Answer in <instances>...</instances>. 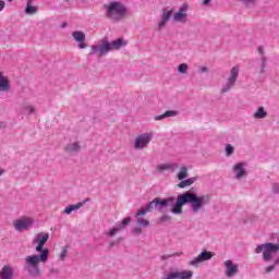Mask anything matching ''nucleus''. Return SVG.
Instances as JSON below:
<instances>
[{"label":"nucleus","mask_w":279,"mask_h":279,"mask_svg":"<svg viewBox=\"0 0 279 279\" xmlns=\"http://www.w3.org/2000/svg\"><path fill=\"white\" fill-rule=\"evenodd\" d=\"M141 232H143V230L141 229V227H135L133 229V234H141Z\"/></svg>","instance_id":"42"},{"label":"nucleus","mask_w":279,"mask_h":279,"mask_svg":"<svg viewBox=\"0 0 279 279\" xmlns=\"http://www.w3.org/2000/svg\"><path fill=\"white\" fill-rule=\"evenodd\" d=\"M27 3H34V0H27Z\"/></svg>","instance_id":"48"},{"label":"nucleus","mask_w":279,"mask_h":279,"mask_svg":"<svg viewBox=\"0 0 279 279\" xmlns=\"http://www.w3.org/2000/svg\"><path fill=\"white\" fill-rule=\"evenodd\" d=\"M267 110L265 107H258L257 110L253 113L254 119H267Z\"/></svg>","instance_id":"25"},{"label":"nucleus","mask_w":279,"mask_h":279,"mask_svg":"<svg viewBox=\"0 0 279 279\" xmlns=\"http://www.w3.org/2000/svg\"><path fill=\"white\" fill-rule=\"evenodd\" d=\"M87 202H90V198H85L82 203H77L75 205H69L64 209V215H71V213L80 210V208H82V206H84V204H86Z\"/></svg>","instance_id":"21"},{"label":"nucleus","mask_w":279,"mask_h":279,"mask_svg":"<svg viewBox=\"0 0 279 279\" xmlns=\"http://www.w3.org/2000/svg\"><path fill=\"white\" fill-rule=\"evenodd\" d=\"M257 52L259 53L260 58H267V56H265V49H263V46L257 47Z\"/></svg>","instance_id":"40"},{"label":"nucleus","mask_w":279,"mask_h":279,"mask_svg":"<svg viewBox=\"0 0 279 279\" xmlns=\"http://www.w3.org/2000/svg\"><path fill=\"white\" fill-rule=\"evenodd\" d=\"M159 221H161V223L165 221H171V216L163 215L160 217Z\"/></svg>","instance_id":"41"},{"label":"nucleus","mask_w":279,"mask_h":279,"mask_svg":"<svg viewBox=\"0 0 279 279\" xmlns=\"http://www.w3.org/2000/svg\"><path fill=\"white\" fill-rule=\"evenodd\" d=\"M197 178L192 177L190 179H183L181 182L178 184L179 189H186V186H191V184H195Z\"/></svg>","instance_id":"26"},{"label":"nucleus","mask_w":279,"mask_h":279,"mask_svg":"<svg viewBox=\"0 0 279 279\" xmlns=\"http://www.w3.org/2000/svg\"><path fill=\"white\" fill-rule=\"evenodd\" d=\"M181 254H182V252H177V253H172L169 255H161L160 260H169V258H175V257L180 256Z\"/></svg>","instance_id":"35"},{"label":"nucleus","mask_w":279,"mask_h":279,"mask_svg":"<svg viewBox=\"0 0 279 279\" xmlns=\"http://www.w3.org/2000/svg\"><path fill=\"white\" fill-rule=\"evenodd\" d=\"M36 12H38L36 7H32V3H26L25 14H36Z\"/></svg>","instance_id":"33"},{"label":"nucleus","mask_w":279,"mask_h":279,"mask_svg":"<svg viewBox=\"0 0 279 279\" xmlns=\"http://www.w3.org/2000/svg\"><path fill=\"white\" fill-rule=\"evenodd\" d=\"M215 253L210 251H203L201 254L197 255L194 259L189 262V265L192 267H199V263H206V260H211Z\"/></svg>","instance_id":"9"},{"label":"nucleus","mask_w":279,"mask_h":279,"mask_svg":"<svg viewBox=\"0 0 279 279\" xmlns=\"http://www.w3.org/2000/svg\"><path fill=\"white\" fill-rule=\"evenodd\" d=\"M170 19H171V11H169V9H162V14L157 25L158 32H161V29H165V27H167V23H169Z\"/></svg>","instance_id":"17"},{"label":"nucleus","mask_w":279,"mask_h":279,"mask_svg":"<svg viewBox=\"0 0 279 279\" xmlns=\"http://www.w3.org/2000/svg\"><path fill=\"white\" fill-rule=\"evenodd\" d=\"M225 153L227 157L232 156V154H234V146L231 144H226Z\"/></svg>","instance_id":"34"},{"label":"nucleus","mask_w":279,"mask_h":279,"mask_svg":"<svg viewBox=\"0 0 279 279\" xmlns=\"http://www.w3.org/2000/svg\"><path fill=\"white\" fill-rule=\"evenodd\" d=\"M189 10V7L182 5L177 13L173 15V21L175 23H182L185 24L189 22V14L186 13Z\"/></svg>","instance_id":"13"},{"label":"nucleus","mask_w":279,"mask_h":279,"mask_svg":"<svg viewBox=\"0 0 279 279\" xmlns=\"http://www.w3.org/2000/svg\"><path fill=\"white\" fill-rule=\"evenodd\" d=\"M240 68L239 65H234L231 70H230V74L228 76V78L226 80V82L223 83L220 93L223 95L226 93H230V90H232V87L236 85V81L239 80V73H240Z\"/></svg>","instance_id":"7"},{"label":"nucleus","mask_w":279,"mask_h":279,"mask_svg":"<svg viewBox=\"0 0 279 279\" xmlns=\"http://www.w3.org/2000/svg\"><path fill=\"white\" fill-rule=\"evenodd\" d=\"M66 256H69V248L66 246H62L59 254V260H61V263H64L66 260Z\"/></svg>","instance_id":"29"},{"label":"nucleus","mask_w":279,"mask_h":279,"mask_svg":"<svg viewBox=\"0 0 279 279\" xmlns=\"http://www.w3.org/2000/svg\"><path fill=\"white\" fill-rule=\"evenodd\" d=\"M171 117H178V111L174 110H168L161 116H155V121H162V119H169Z\"/></svg>","instance_id":"24"},{"label":"nucleus","mask_w":279,"mask_h":279,"mask_svg":"<svg viewBox=\"0 0 279 279\" xmlns=\"http://www.w3.org/2000/svg\"><path fill=\"white\" fill-rule=\"evenodd\" d=\"M279 253V238L277 243L266 242L255 247V254H262L264 263H271L276 258V254Z\"/></svg>","instance_id":"4"},{"label":"nucleus","mask_w":279,"mask_h":279,"mask_svg":"<svg viewBox=\"0 0 279 279\" xmlns=\"http://www.w3.org/2000/svg\"><path fill=\"white\" fill-rule=\"evenodd\" d=\"M8 128V124L5 122H0V130H5Z\"/></svg>","instance_id":"44"},{"label":"nucleus","mask_w":279,"mask_h":279,"mask_svg":"<svg viewBox=\"0 0 279 279\" xmlns=\"http://www.w3.org/2000/svg\"><path fill=\"white\" fill-rule=\"evenodd\" d=\"M110 53V41L101 39L90 47L89 56H95V58H102V56H108Z\"/></svg>","instance_id":"6"},{"label":"nucleus","mask_w":279,"mask_h":279,"mask_svg":"<svg viewBox=\"0 0 279 279\" xmlns=\"http://www.w3.org/2000/svg\"><path fill=\"white\" fill-rule=\"evenodd\" d=\"M34 226V219L23 216L13 221V228L16 232H25V230H29Z\"/></svg>","instance_id":"8"},{"label":"nucleus","mask_w":279,"mask_h":279,"mask_svg":"<svg viewBox=\"0 0 279 279\" xmlns=\"http://www.w3.org/2000/svg\"><path fill=\"white\" fill-rule=\"evenodd\" d=\"M186 204H190L192 213L197 215V213L204 210V206L210 204V195H197L191 190L179 194L175 204L172 206L171 214L182 215V206H186Z\"/></svg>","instance_id":"2"},{"label":"nucleus","mask_w":279,"mask_h":279,"mask_svg":"<svg viewBox=\"0 0 279 279\" xmlns=\"http://www.w3.org/2000/svg\"><path fill=\"white\" fill-rule=\"evenodd\" d=\"M154 207H156V198L149 202L145 208L147 213H151V210H154Z\"/></svg>","instance_id":"37"},{"label":"nucleus","mask_w":279,"mask_h":279,"mask_svg":"<svg viewBox=\"0 0 279 279\" xmlns=\"http://www.w3.org/2000/svg\"><path fill=\"white\" fill-rule=\"evenodd\" d=\"M199 71L201 73H208V69L206 66H202Z\"/></svg>","instance_id":"46"},{"label":"nucleus","mask_w":279,"mask_h":279,"mask_svg":"<svg viewBox=\"0 0 279 279\" xmlns=\"http://www.w3.org/2000/svg\"><path fill=\"white\" fill-rule=\"evenodd\" d=\"M65 154L69 156H77L80 151H82V144L78 141L70 142L64 147Z\"/></svg>","instance_id":"14"},{"label":"nucleus","mask_w":279,"mask_h":279,"mask_svg":"<svg viewBox=\"0 0 279 279\" xmlns=\"http://www.w3.org/2000/svg\"><path fill=\"white\" fill-rule=\"evenodd\" d=\"M259 66V73H265V70L267 69V57H260Z\"/></svg>","instance_id":"31"},{"label":"nucleus","mask_w":279,"mask_h":279,"mask_svg":"<svg viewBox=\"0 0 279 279\" xmlns=\"http://www.w3.org/2000/svg\"><path fill=\"white\" fill-rule=\"evenodd\" d=\"M210 1H213V0H203V5H205V7L210 5Z\"/></svg>","instance_id":"45"},{"label":"nucleus","mask_w":279,"mask_h":279,"mask_svg":"<svg viewBox=\"0 0 279 279\" xmlns=\"http://www.w3.org/2000/svg\"><path fill=\"white\" fill-rule=\"evenodd\" d=\"M132 221L131 217L124 218L121 222H118L112 229L108 231V236H114L118 232H123Z\"/></svg>","instance_id":"11"},{"label":"nucleus","mask_w":279,"mask_h":279,"mask_svg":"<svg viewBox=\"0 0 279 279\" xmlns=\"http://www.w3.org/2000/svg\"><path fill=\"white\" fill-rule=\"evenodd\" d=\"M178 180L182 181V180H186V178H189V168H186L185 166H182L180 168V171L177 174Z\"/></svg>","instance_id":"27"},{"label":"nucleus","mask_w":279,"mask_h":279,"mask_svg":"<svg viewBox=\"0 0 279 279\" xmlns=\"http://www.w3.org/2000/svg\"><path fill=\"white\" fill-rule=\"evenodd\" d=\"M179 165L177 162H165L159 163L156 167V170L158 173H165V171H171V173H174V171L178 170Z\"/></svg>","instance_id":"16"},{"label":"nucleus","mask_w":279,"mask_h":279,"mask_svg":"<svg viewBox=\"0 0 279 279\" xmlns=\"http://www.w3.org/2000/svg\"><path fill=\"white\" fill-rule=\"evenodd\" d=\"M72 37L78 44V49H86V34L82 31H74Z\"/></svg>","instance_id":"18"},{"label":"nucleus","mask_w":279,"mask_h":279,"mask_svg":"<svg viewBox=\"0 0 279 279\" xmlns=\"http://www.w3.org/2000/svg\"><path fill=\"white\" fill-rule=\"evenodd\" d=\"M128 41L123 40V38H118L111 43H109V51H114L121 49V47H125Z\"/></svg>","instance_id":"22"},{"label":"nucleus","mask_w":279,"mask_h":279,"mask_svg":"<svg viewBox=\"0 0 279 279\" xmlns=\"http://www.w3.org/2000/svg\"><path fill=\"white\" fill-rule=\"evenodd\" d=\"M21 112H23V114H27L28 117L36 114V106L32 105V102H26L21 107Z\"/></svg>","instance_id":"23"},{"label":"nucleus","mask_w":279,"mask_h":279,"mask_svg":"<svg viewBox=\"0 0 279 279\" xmlns=\"http://www.w3.org/2000/svg\"><path fill=\"white\" fill-rule=\"evenodd\" d=\"M9 1V3H12V0H8Z\"/></svg>","instance_id":"49"},{"label":"nucleus","mask_w":279,"mask_h":279,"mask_svg":"<svg viewBox=\"0 0 279 279\" xmlns=\"http://www.w3.org/2000/svg\"><path fill=\"white\" fill-rule=\"evenodd\" d=\"M154 141V133L144 132L135 136L133 141V149L135 151H143V149H147L149 147V143Z\"/></svg>","instance_id":"5"},{"label":"nucleus","mask_w":279,"mask_h":279,"mask_svg":"<svg viewBox=\"0 0 279 279\" xmlns=\"http://www.w3.org/2000/svg\"><path fill=\"white\" fill-rule=\"evenodd\" d=\"M147 209L146 208H142L140 209V213L136 214V219H138V217H144V215H147Z\"/></svg>","instance_id":"39"},{"label":"nucleus","mask_w":279,"mask_h":279,"mask_svg":"<svg viewBox=\"0 0 279 279\" xmlns=\"http://www.w3.org/2000/svg\"><path fill=\"white\" fill-rule=\"evenodd\" d=\"M0 279H14V268L11 265H4L0 270Z\"/></svg>","instance_id":"20"},{"label":"nucleus","mask_w":279,"mask_h":279,"mask_svg":"<svg viewBox=\"0 0 279 279\" xmlns=\"http://www.w3.org/2000/svg\"><path fill=\"white\" fill-rule=\"evenodd\" d=\"M240 3H242V5L245 8H254V5L258 3V0H240Z\"/></svg>","instance_id":"30"},{"label":"nucleus","mask_w":279,"mask_h":279,"mask_svg":"<svg viewBox=\"0 0 279 279\" xmlns=\"http://www.w3.org/2000/svg\"><path fill=\"white\" fill-rule=\"evenodd\" d=\"M271 191H272L274 195H279V183H274Z\"/></svg>","instance_id":"38"},{"label":"nucleus","mask_w":279,"mask_h":279,"mask_svg":"<svg viewBox=\"0 0 279 279\" xmlns=\"http://www.w3.org/2000/svg\"><path fill=\"white\" fill-rule=\"evenodd\" d=\"M4 9H5V1L0 0V12H3Z\"/></svg>","instance_id":"43"},{"label":"nucleus","mask_w":279,"mask_h":279,"mask_svg":"<svg viewBox=\"0 0 279 279\" xmlns=\"http://www.w3.org/2000/svg\"><path fill=\"white\" fill-rule=\"evenodd\" d=\"M49 241V233H37L33 240V245L37 254L28 255L24 258V271L31 278H40L43 276L41 265L47 264L49 260V248L45 247V243Z\"/></svg>","instance_id":"1"},{"label":"nucleus","mask_w":279,"mask_h":279,"mask_svg":"<svg viewBox=\"0 0 279 279\" xmlns=\"http://www.w3.org/2000/svg\"><path fill=\"white\" fill-rule=\"evenodd\" d=\"M173 202H175V197H173V196H170L168 198L156 197L155 198V208L157 210H162V208H167L168 206H171V204H173Z\"/></svg>","instance_id":"15"},{"label":"nucleus","mask_w":279,"mask_h":279,"mask_svg":"<svg viewBox=\"0 0 279 279\" xmlns=\"http://www.w3.org/2000/svg\"><path fill=\"white\" fill-rule=\"evenodd\" d=\"M247 167V163L245 162H238L233 165L232 171L235 180H242V178H245L247 175V170L245 169Z\"/></svg>","instance_id":"12"},{"label":"nucleus","mask_w":279,"mask_h":279,"mask_svg":"<svg viewBox=\"0 0 279 279\" xmlns=\"http://www.w3.org/2000/svg\"><path fill=\"white\" fill-rule=\"evenodd\" d=\"M239 274V264L232 262V259H227L225 262V275L227 278H234Z\"/></svg>","instance_id":"10"},{"label":"nucleus","mask_w":279,"mask_h":279,"mask_svg":"<svg viewBox=\"0 0 279 279\" xmlns=\"http://www.w3.org/2000/svg\"><path fill=\"white\" fill-rule=\"evenodd\" d=\"M136 223H137V226H142L143 228L149 227V220L144 219L142 217L136 218Z\"/></svg>","instance_id":"32"},{"label":"nucleus","mask_w":279,"mask_h":279,"mask_svg":"<svg viewBox=\"0 0 279 279\" xmlns=\"http://www.w3.org/2000/svg\"><path fill=\"white\" fill-rule=\"evenodd\" d=\"M3 173H5V170H3V168L0 167V178L1 175H3Z\"/></svg>","instance_id":"47"},{"label":"nucleus","mask_w":279,"mask_h":279,"mask_svg":"<svg viewBox=\"0 0 279 279\" xmlns=\"http://www.w3.org/2000/svg\"><path fill=\"white\" fill-rule=\"evenodd\" d=\"M278 265H279V256L272 262V264L264 268V274H271V271H276V267H278Z\"/></svg>","instance_id":"28"},{"label":"nucleus","mask_w":279,"mask_h":279,"mask_svg":"<svg viewBox=\"0 0 279 279\" xmlns=\"http://www.w3.org/2000/svg\"><path fill=\"white\" fill-rule=\"evenodd\" d=\"M12 85L5 73L0 72V93H10Z\"/></svg>","instance_id":"19"},{"label":"nucleus","mask_w":279,"mask_h":279,"mask_svg":"<svg viewBox=\"0 0 279 279\" xmlns=\"http://www.w3.org/2000/svg\"><path fill=\"white\" fill-rule=\"evenodd\" d=\"M105 10L107 19L113 23H119V21H122V19L125 17V14H128V9H125V5L117 1L105 4Z\"/></svg>","instance_id":"3"},{"label":"nucleus","mask_w":279,"mask_h":279,"mask_svg":"<svg viewBox=\"0 0 279 279\" xmlns=\"http://www.w3.org/2000/svg\"><path fill=\"white\" fill-rule=\"evenodd\" d=\"M178 71H179V73H182V74L189 73V64H186V63L179 64Z\"/></svg>","instance_id":"36"}]
</instances>
